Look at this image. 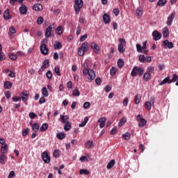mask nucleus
Segmentation results:
<instances>
[{
  "label": "nucleus",
  "mask_w": 178,
  "mask_h": 178,
  "mask_svg": "<svg viewBox=\"0 0 178 178\" xmlns=\"http://www.w3.org/2000/svg\"><path fill=\"white\" fill-rule=\"evenodd\" d=\"M83 76L88 75V80H90V81H92L94 79H95V72L94 70L91 69H88V65L87 63L83 64Z\"/></svg>",
  "instance_id": "nucleus-1"
},
{
  "label": "nucleus",
  "mask_w": 178,
  "mask_h": 178,
  "mask_svg": "<svg viewBox=\"0 0 178 178\" xmlns=\"http://www.w3.org/2000/svg\"><path fill=\"white\" fill-rule=\"evenodd\" d=\"M131 74L132 77H136V76H137V74H138V76L140 77H141V76H143V74H144V68L134 67L131 72Z\"/></svg>",
  "instance_id": "nucleus-2"
},
{
  "label": "nucleus",
  "mask_w": 178,
  "mask_h": 178,
  "mask_svg": "<svg viewBox=\"0 0 178 178\" xmlns=\"http://www.w3.org/2000/svg\"><path fill=\"white\" fill-rule=\"evenodd\" d=\"M87 51H88V42H85L82 43L81 47L79 48L78 55L79 56H83V55H84V54H86V52H87Z\"/></svg>",
  "instance_id": "nucleus-3"
},
{
  "label": "nucleus",
  "mask_w": 178,
  "mask_h": 178,
  "mask_svg": "<svg viewBox=\"0 0 178 178\" xmlns=\"http://www.w3.org/2000/svg\"><path fill=\"white\" fill-rule=\"evenodd\" d=\"M83 5H84V1L83 0H75L74 1V10L76 15L80 13V9L83 8Z\"/></svg>",
  "instance_id": "nucleus-4"
},
{
  "label": "nucleus",
  "mask_w": 178,
  "mask_h": 178,
  "mask_svg": "<svg viewBox=\"0 0 178 178\" xmlns=\"http://www.w3.org/2000/svg\"><path fill=\"white\" fill-rule=\"evenodd\" d=\"M119 42L120 44H118V51L120 52V54H123L124 51H126V49H124V47H126V40L124 38H120Z\"/></svg>",
  "instance_id": "nucleus-5"
},
{
  "label": "nucleus",
  "mask_w": 178,
  "mask_h": 178,
  "mask_svg": "<svg viewBox=\"0 0 178 178\" xmlns=\"http://www.w3.org/2000/svg\"><path fill=\"white\" fill-rule=\"evenodd\" d=\"M45 42H47V40L43 39L41 42L42 45L40 46V51L43 55H47L48 54V48L47 47V44H45Z\"/></svg>",
  "instance_id": "nucleus-6"
},
{
  "label": "nucleus",
  "mask_w": 178,
  "mask_h": 178,
  "mask_svg": "<svg viewBox=\"0 0 178 178\" xmlns=\"http://www.w3.org/2000/svg\"><path fill=\"white\" fill-rule=\"evenodd\" d=\"M42 159L44 163H49L51 162V156L48 154V152H44L42 153Z\"/></svg>",
  "instance_id": "nucleus-7"
},
{
  "label": "nucleus",
  "mask_w": 178,
  "mask_h": 178,
  "mask_svg": "<svg viewBox=\"0 0 178 178\" xmlns=\"http://www.w3.org/2000/svg\"><path fill=\"white\" fill-rule=\"evenodd\" d=\"M163 46L164 48H169V49H172L174 48L175 45L173 44V42H169V40H165L163 42Z\"/></svg>",
  "instance_id": "nucleus-8"
},
{
  "label": "nucleus",
  "mask_w": 178,
  "mask_h": 178,
  "mask_svg": "<svg viewBox=\"0 0 178 178\" xmlns=\"http://www.w3.org/2000/svg\"><path fill=\"white\" fill-rule=\"evenodd\" d=\"M152 35L154 41H159L162 38V34L158 32V31H153Z\"/></svg>",
  "instance_id": "nucleus-9"
},
{
  "label": "nucleus",
  "mask_w": 178,
  "mask_h": 178,
  "mask_svg": "<svg viewBox=\"0 0 178 178\" xmlns=\"http://www.w3.org/2000/svg\"><path fill=\"white\" fill-rule=\"evenodd\" d=\"M52 30H54V26L52 27L51 25L47 28L44 33L46 38H49L51 37V33H52Z\"/></svg>",
  "instance_id": "nucleus-10"
},
{
  "label": "nucleus",
  "mask_w": 178,
  "mask_h": 178,
  "mask_svg": "<svg viewBox=\"0 0 178 178\" xmlns=\"http://www.w3.org/2000/svg\"><path fill=\"white\" fill-rule=\"evenodd\" d=\"M90 48H92V49H93V51H94V52H95V54L99 53V46L98 44H97L95 42H92L90 44Z\"/></svg>",
  "instance_id": "nucleus-11"
},
{
  "label": "nucleus",
  "mask_w": 178,
  "mask_h": 178,
  "mask_svg": "<svg viewBox=\"0 0 178 178\" xmlns=\"http://www.w3.org/2000/svg\"><path fill=\"white\" fill-rule=\"evenodd\" d=\"M8 162V156L6 154H0V163L1 165H5Z\"/></svg>",
  "instance_id": "nucleus-12"
},
{
  "label": "nucleus",
  "mask_w": 178,
  "mask_h": 178,
  "mask_svg": "<svg viewBox=\"0 0 178 178\" xmlns=\"http://www.w3.org/2000/svg\"><path fill=\"white\" fill-rule=\"evenodd\" d=\"M175 19V13L170 14L167 20V24L168 26H172V23H173V20Z\"/></svg>",
  "instance_id": "nucleus-13"
},
{
  "label": "nucleus",
  "mask_w": 178,
  "mask_h": 178,
  "mask_svg": "<svg viewBox=\"0 0 178 178\" xmlns=\"http://www.w3.org/2000/svg\"><path fill=\"white\" fill-rule=\"evenodd\" d=\"M172 84V81H170V77L167 76L165 77L163 81H161L160 83H159V86H163L165 84Z\"/></svg>",
  "instance_id": "nucleus-14"
},
{
  "label": "nucleus",
  "mask_w": 178,
  "mask_h": 178,
  "mask_svg": "<svg viewBox=\"0 0 178 178\" xmlns=\"http://www.w3.org/2000/svg\"><path fill=\"white\" fill-rule=\"evenodd\" d=\"M98 123L99 124V127L100 129H103V127H105V122H106V118L104 117V118H101L98 120Z\"/></svg>",
  "instance_id": "nucleus-15"
},
{
  "label": "nucleus",
  "mask_w": 178,
  "mask_h": 178,
  "mask_svg": "<svg viewBox=\"0 0 178 178\" xmlns=\"http://www.w3.org/2000/svg\"><path fill=\"white\" fill-rule=\"evenodd\" d=\"M19 12L21 15H26L27 13V6L24 4H22L19 7Z\"/></svg>",
  "instance_id": "nucleus-16"
},
{
  "label": "nucleus",
  "mask_w": 178,
  "mask_h": 178,
  "mask_svg": "<svg viewBox=\"0 0 178 178\" xmlns=\"http://www.w3.org/2000/svg\"><path fill=\"white\" fill-rule=\"evenodd\" d=\"M3 18L6 20H10V19H12V15H10L9 13V9H7L4 11Z\"/></svg>",
  "instance_id": "nucleus-17"
},
{
  "label": "nucleus",
  "mask_w": 178,
  "mask_h": 178,
  "mask_svg": "<svg viewBox=\"0 0 178 178\" xmlns=\"http://www.w3.org/2000/svg\"><path fill=\"white\" fill-rule=\"evenodd\" d=\"M60 120L63 124L69 123V117L67 115H60Z\"/></svg>",
  "instance_id": "nucleus-18"
},
{
  "label": "nucleus",
  "mask_w": 178,
  "mask_h": 178,
  "mask_svg": "<svg viewBox=\"0 0 178 178\" xmlns=\"http://www.w3.org/2000/svg\"><path fill=\"white\" fill-rule=\"evenodd\" d=\"M47 67H49V60L47 59L42 62V66L41 67L42 70H45Z\"/></svg>",
  "instance_id": "nucleus-19"
},
{
  "label": "nucleus",
  "mask_w": 178,
  "mask_h": 178,
  "mask_svg": "<svg viewBox=\"0 0 178 178\" xmlns=\"http://www.w3.org/2000/svg\"><path fill=\"white\" fill-rule=\"evenodd\" d=\"M103 20L105 24H108V23H111V17L106 13L103 15Z\"/></svg>",
  "instance_id": "nucleus-20"
},
{
  "label": "nucleus",
  "mask_w": 178,
  "mask_h": 178,
  "mask_svg": "<svg viewBox=\"0 0 178 178\" xmlns=\"http://www.w3.org/2000/svg\"><path fill=\"white\" fill-rule=\"evenodd\" d=\"M21 98L22 100L24 102L26 101H27V98H29V94H27V91L24 90L22 93H21Z\"/></svg>",
  "instance_id": "nucleus-21"
},
{
  "label": "nucleus",
  "mask_w": 178,
  "mask_h": 178,
  "mask_svg": "<svg viewBox=\"0 0 178 178\" xmlns=\"http://www.w3.org/2000/svg\"><path fill=\"white\" fill-rule=\"evenodd\" d=\"M33 10H35V12H41V10H42V6L41 4H35L33 6Z\"/></svg>",
  "instance_id": "nucleus-22"
},
{
  "label": "nucleus",
  "mask_w": 178,
  "mask_h": 178,
  "mask_svg": "<svg viewBox=\"0 0 178 178\" xmlns=\"http://www.w3.org/2000/svg\"><path fill=\"white\" fill-rule=\"evenodd\" d=\"M134 102L136 105H138L140 102H141V95L140 94H136L135 97H134Z\"/></svg>",
  "instance_id": "nucleus-23"
},
{
  "label": "nucleus",
  "mask_w": 178,
  "mask_h": 178,
  "mask_svg": "<svg viewBox=\"0 0 178 178\" xmlns=\"http://www.w3.org/2000/svg\"><path fill=\"white\" fill-rule=\"evenodd\" d=\"M6 152H8V145L5 144L1 146L0 154L5 155V154H6Z\"/></svg>",
  "instance_id": "nucleus-24"
},
{
  "label": "nucleus",
  "mask_w": 178,
  "mask_h": 178,
  "mask_svg": "<svg viewBox=\"0 0 178 178\" xmlns=\"http://www.w3.org/2000/svg\"><path fill=\"white\" fill-rule=\"evenodd\" d=\"M143 80L144 81H149V80H151V74H149V72H145L143 74Z\"/></svg>",
  "instance_id": "nucleus-25"
},
{
  "label": "nucleus",
  "mask_w": 178,
  "mask_h": 178,
  "mask_svg": "<svg viewBox=\"0 0 178 178\" xmlns=\"http://www.w3.org/2000/svg\"><path fill=\"white\" fill-rule=\"evenodd\" d=\"M56 33L58 34V35H62V34H63V26H58L56 28Z\"/></svg>",
  "instance_id": "nucleus-26"
},
{
  "label": "nucleus",
  "mask_w": 178,
  "mask_h": 178,
  "mask_svg": "<svg viewBox=\"0 0 178 178\" xmlns=\"http://www.w3.org/2000/svg\"><path fill=\"white\" fill-rule=\"evenodd\" d=\"M142 49L145 55H148L149 51L147 49V41H145L143 44Z\"/></svg>",
  "instance_id": "nucleus-27"
},
{
  "label": "nucleus",
  "mask_w": 178,
  "mask_h": 178,
  "mask_svg": "<svg viewBox=\"0 0 178 178\" xmlns=\"http://www.w3.org/2000/svg\"><path fill=\"white\" fill-rule=\"evenodd\" d=\"M13 83L10 81H6L4 82V88L5 90H9V88H12Z\"/></svg>",
  "instance_id": "nucleus-28"
},
{
  "label": "nucleus",
  "mask_w": 178,
  "mask_h": 178,
  "mask_svg": "<svg viewBox=\"0 0 178 178\" xmlns=\"http://www.w3.org/2000/svg\"><path fill=\"white\" fill-rule=\"evenodd\" d=\"M56 137L58 140H63V138H66V134L63 132L58 133L57 134Z\"/></svg>",
  "instance_id": "nucleus-29"
},
{
  "label": "nucleus",
  "mask_w": 178,
  "mask_h": 178,
  "mask_svg": "<svg viewBox=\"0 0 178 178\" xmlns=\"http://www.w3.org/2000/svg\"><path fill=\"white\" fill-rule=\"evenodd\" d=\"M115 161L114 159H112L108 164L106 166L107 169H112V168H113V166H115Z\"/></svg>",
  "instance_id": "nucleus-30"
},
{
  "label": "nucleus",
  "mask_w": 178,
  "mask_h": 178,
  "mask_svg": "<svg viewBox=\"0 0 178 178\" xmlns=\"http://www.w3.org/2000/svg\"><path fill=\"white\" fill-rule=\"evenodd\" d=\"M32 130L35 131V133H37V131L40 130V125L38 123H35L32 125Z\"/></svg>",
  "instance_id": "nucleus-31"
},
{
  "label": "nucleus",
  "mask_w": 178,
  "mask_h": 178,
  "mask_svg": "<svg viewBox=\"0 0 178 178\" xmlns=\"http://www.w3.org/2000/svg\"><path fill=\"white\" fill-rule=\"evenodd\" d=\"M144 106L147 111H151V108H152V104H151L149 102H146L144 104Z\"/></svg>",
  "instance_id": "nucleus-32"
},
{
  "label": "nucleus",
  "mask_w": 178,
  "mask_h": 178,
  "mask_svg": "<svg viewBox=\"0 0 178 178\" xmlns=\"http://www.w3.org/2000/svg\"><path fill=\"white\" fill-rule=\"evenodd\" d=\"M88 117H86L84 118V120L81 122V124H79V127H84L87 123H88Z\"/></svg>",
  "instance_id": "nucleus-33"
},
{
  "label": "nucleus",
  "mask_w": 178,
  "mask_h": 178,
  "mask_svg": "<svg viewBox=\"0 0 178 178\" xmlns=\"http://www.w3.org/2000/svg\"><path fill=\"white\" fill-rule=\"evenodd\" d=\"M54 48V49H60V48H62V43L60 42H56Z\"/></svg>",
  "instance_id": "nucleus-34"
},
{
  "label": "nucleus",
  "mask_w": 178,
  "mask_h": 178,
  "mask_svg": "<svg viewBox=\"0 0 178 178\" xmlns=\"http://www.w3.org/2000/svg\"><path fill=\"white\" fill-rule=\"evenodd\" d=\"M145 124H147V120H145V119L143 118L140 121H139V127H144Z\"/></svg>",
  "instance_id": "nucleus-35"
},
{
  "label": "nucleus",
  "mask_w": 178,
  "mask_h": 178,
  "mask_svg": "<svg viewBox=\"0 0 178 178\" xmlns=\"http://www.w3.org/2000/svg\"><path fill=\"white\" fill-rule=\"evenodd\" d=\"M41 131H47L48 130V124L47 123H44L40 128Z\"/></svg>",
  "instance_id": "nucleus-36"
},
{
  "label": "nucleus",
  "mask_w": 178,
  "mask_h": 178,
  "mask_svg": "<svg viewBox=\"0 0 178 178\" xmlns=\"http://www.w3.org/2000/svg\"><path fill=\"white\" fill-rule=\"evenodd\" d=\"M163 37L166 38V37H169V29L168 28H164L163 29Z\"/></svg>",
  "instance_id": "nucleus-37"
},
{
  "label": "nucleus",
  "mask_w": 178,
  "mask_h": 178,
  "mask_svg": "<svg viewBox=\"0 0 178 178\" xmlns=\"http://www.w3.org/2000/svg\"><path fill=\"white\" fill-rule=\"evenodd\" d=\"M71 129H72V125L70 124V122L65 123L64 126V130L65 131H69V130H70Z\"/></svg>",
  "instance_id": "nucleus-38"
},
{
  "label": "nucleus",
  "mask_w": 178,
  "mask_h": 178,
  "mask_svg": "<svg viewBox=\"0 0 178 178\" xmlns=\"http://www.w3.org/2000/svg\"><path fill=\"white\" fill-rule=\"evenodd\" d=\"M42 94L43 97H48V95H49V94L48 93V90L47 89L46 87L42 88Z\"/></svg>",
  "instance_id": "nucleus-39"
},
{
  "label": "nucleus",
  "mask_w": 178,
  "mask_h": 178,
  "mask_svg": "<svg viewBox=\"0 0 178 178\" xmlns=\"http://www.w3.org/2000/svg\"><path fill=\"white\" fill-rule=\"evenodd\" d=\"M116 72H118V68L113 67L110 70L111 76H115L116 74Z\"/></svg>",
  "instance_id": "nucleus-40"
},
{
  "label": "nucleus",
  "mask_w": 178,
  "mask_h": 178,
  "mask_svg": "<svg viewBox=\"0 0 178 178\" xmlns=\"http://www.w3.org/2000/svg\"><path fill=\"white\" fill-rule=\"evenodd\" d=\"M130 133L127 132L125 134L122 135V138H124V140H127V141H129V140H130Z\"/></svg>",
  "instance_id": "nucleus-41"
},
{
  "label": "nucleus",
  "mask_w": 178,
  "mask_h": 178,
  "mask_svg": "<svg viewBox=\"0 0 178 178\" xmlns=\"http://www.w3.org/2000/svg\"><path fill=\"white\" fill-rule=\"evenodd\" d=\"M124 65V61H123L122 59H119L118 60V67L122 69V67H123Z\"/></svg>",
  "instance_id": "nucleus-42"
},
{
  "label": "nucleus",
  "mask_w": 178,
  "mask_h": 178,
  "mask_svg": "<svg viewBox=\"0 0 178 178\" xmlns=\"http://www.w3.org/2000/svg\"><path fill=\"white\" fill-rule=\"evenodd\" d=\"M166 0H159L157 3L158 6H165L166 5Z\"/></svg>",
  "instance_id": "nucleus-43"
},
{
  "label": "nucleus",
  "mask_w": 178,
  "mask_h": 178,
  "mask_svg": "<svg viewBox=\"0 0 178 178\" xmlns=\"http://www.w3.org/2000/svg\"><path fill=\"white\" fill-rule=\"evenodd\" d=\"M16 33V29H15L14 26H10L9 29L8 35H12Z\"/></svg>",
  "instance_id": "nucleus-44"
},
{
  "label": "nucleus",
  "mask_w": 178,
  "mask_h": 178,
  "mask_svg": "<svg viewBox=\"0 0 178 178\" xmlns=\"http://www.w3.org/2000/svg\"><path fill=\"white\" fill-rule=\"evenodd\" d=\"M93 143L91 140H88L86 144V148H88V149H90V148H91L92 145Z\"/></svg>",
  "instance_id": "nucleus-45"
},
{
  "label": "nucleus",
  "mask_w": 178,
  "mask_h": 178,
  "mask_svg": "<svg viewBox=\"0 0 178 178\" xmlns=\"http://www.w3.org/2000/svg\"><path fill=\"white\" fill-rule=\"evenodd\" d=\"M8 56H9L10 59H11V60H16V59H17V55L13 54L12 53H10L8 54Z\"/></svg>",
  "instance_id": "nucleus-46"
},
{
  "label": "nucleus",
  "mask_w": 178,
  "mask_h": 178,
  "mask_svg": "<svg viewBox=\"0 0 178 178\" xmlns=\"http://www.w3.org/2000/svg\"><path fill=\"white\" fill-rule=\"evenodd\" d=\"M79 175H90V171L86 169H81L79 171Z\"/></svg>",
  "instance_id": "nucleus-47"
},
{
  "label": "nucleus",
  "mask_w": 178,
  "mask_h": 178,
  "mask_svg": "<svg viewBox=\"0 0 178 178\" xmlns=\"http://www.w3.org/2000/svg\"><path fill=\"white\" fill-rule=\"evenodd\" d=\"M136 12L137 16L143 15V8L141 7L138 8Z\"/></svg>",
  "instance_id": "nucleus-48"
},
{
  "label": "nucleus",
  "mask_w": 178,
  "mask_h": 178,
  "mask_svg": "<svg viewBox=\"0 0 178 178\" xmlns=\"http://www.w3.org/2000/svg\"><path fill=\"white\" fill-rule=\"evenodd\" d=\"M72 95L74 97H80V91L79 89L76 88L74 90H73Z\"/></svg>",
  "instance_id": "nucleus-49"
},
{
  "label": "nucleus",
  "mask_w": 178,
  "mask_h": 178,
  "mask_svg": "<svg viewBox=\"0 0 178 178\" xmlns=\"http://www.w3.org/2000/svg\"><path fill=\"white\" fill-rule=\"evenodd\" d=\"M154 72H155V68L154 67L149 66L147 67V73L151 74V73H154Z\"/></svg>",
  "instance_id": "nucleus-50"
},
{
  "label": "nucleus",
  "mask_w": 178,
  "mask_h": 178,
  "mask_svg": "<svg viewBox=\"0 0 178 178\" xmlns=\"http://www.w3.org/2000/svg\"><path fill=\"white\" fill-rule=\"evenodd\" d=\"M126 122H127V120H126L125 118H122L121 120L120 121V122L118 123V126L120 127L123 126V124H124V123H126Z\"/></svg>",
  "instance_id": "nucleus-51"
},
{
  "label": "nucleus",
  "mask_w": 178,
  "mask_h": 178,
  "mask_svg": "<svg viewBox=\"0 0 178 178\" xmlns=\"http://www.w3.org/2000/svg\"><path fill=\"white\" fill-rule=\"evenodd\" d=\"M177 80H178V75L176 74H174L172 75V79H170L171 83H175V82L177 81Z\"/></svg>",
  "instance_id": "nucleus-52"
},
{
  "label": "nucleus",
  "mask_w": 178,
  "mask_h": 178,
  "mask_svg": "<svg viewBox=\"0 0 178 178\" xmlns=\"http://www.w3.org/2000/svg\"><path fill=\"white\" fill-rule=\"evenodd\" d=\"M53 155L54 156H55V158H59V156H60L59 150L58 149L54 150Z\"/></svg>",
  "instance_id": "nucleus-53"
},
{
  "label": "nucleus",
  "mask_w": 178,
  "mask_h": 178,
  "mask_svg": "<svg viewBox=\"0 0 178 178\" xmlns=\"http://www.w3.org/2000/svg\"><path fill=\"white\" fill-rule=\"evenodd\" d=\"M54 72L57 76H60V69L59 67H56L54 69Z\"/></svg>",
  "instance_id": "nucleus-54"
},
{
  "label": "nucleus",
  "mask_w": 178,
  "mask_h": 178,
  "mask_svg": "<svg viewBox=\"0 0 178 178\" xmlns=\"http://www.w3.org/2000/svg\"><path fill=\"white\" fill-rule=\"evenodd\" d=\"M136 49L138 52H140V53L143 52V47H141V45L140 44H136Z\"/></svg>",
  "instance_id": "nucleus-55"
},
{
  "label": "nucleus",
  "mask_w": 178,
  "mask_h": 178,
  "mask_svg": "<svg viewBox=\"0 0 178 178\" xmlns=\"http://www.w3.org/2000/svg\"><path fill=\"white\" fill-rule=\"evenodd\" d=\"M46 76L49 80H51V79H52V72L49 70L47 71V72L46 73Z\"/></svg>",
  "instance_id": "nucleus-56"
},
{
  "label": "nucleus",
  "mask_w": 178,
  "mask_h": 178,
  "mask_svg": "<svg viewBox=\"0 0 178 178\" xmlns=\"http://www.w3.org/2000/svg\"><path fill=\"white\" fill-rule=\"evenodd\" d=\"M87 37H88V35L87 34H85L83 35H81L80 39H79V41L81 42H83V41H86V40H87Z\"/></svg>",
  "instance_id": "nucleus-57"
},
{
  "label": "nucleus",
  "mask_w": 178,
  "mask_h": 178,
  "mask_svg": "<svg viewBox=\"0 0 178 178\" xmlns=\"http://www.w3.org/2000/svg\"><path fill=\"white\" fill-rule=\"evenodd\" d=\"M113 13H114L115 16H119V13H120V11L119 10V8H114L113 10Z\"/></svg>",
  "instance_id": "nucleus-58"
},
{
  "label": "nucleus",
  "mask_w": 178,
  "mask_h": 178,
  "mask_svg": "<svg viewBox=\"0 0 178 178\" xmlns=\"http://www.w3.org/2000/svg\"><path fill=\"white\" fill-rule=\"evenodd\" d=\"M139 60L142 62V63H144L145 62V56L144 55H140L139 56Z\"/></svg>",
  "instance_id": "nucleus-59"
},
{
  "label": "nucleus",
  "mask_w": 178,
  "mask_h": 178,
  "mask_svg": "<svg viewBox=\"0 0 178 178\" xmlns=\"http://www.w3.org/2000/svg\"><path fill=\"white\" fill-rule=\"evenodd\" d=\"M37 22H38L39 24H42V23H44V18H43L42 17H39L38 18Z\"/></svg>",
  "instance_id": "nucleus-60"
},
{
  "label": "nucleus",
  "mask_w": 178,
  "mask_h": 178,
  "mask_svg": "<svg viewBox=\"0 0 178 178\" xmlns=\"http://www.w3.org/2000/svg\"><path fill=\"white\" fill-rule=\"evenodd\" d=\"M27 134H29V128L22 130V136H24V137H26Z\"/></svg>",
  "instance_id": "nucleus-61"
},
{
  "label": "nucleus",
  "mask_w": 178,
  "mask_h": 178,
  "mask_svg": "<svg viewBox=\"0 0 178 178\" xmlns=\"http://www.w3.org/2000/svg\"><path fill=\"white\" fill-rule=\"evenodd\" d=\"M104 91H106V92H109V91H112V86H106L104 88Z\"/></svg>",
  "instance_id": "nucleus-62"
},
{
  "label": "nucleus",
  "mask_w": 178,
  "mask_h": 178,
  "mask_svg": "<svg viewBox=\"0 0 178 178\" xmlns=\"http://www.w3.org/2000/svg\"><path fill=\"white\" fill-rule=\"evenodd\" d=\"M101 83H102V80H101V78L97 77L95 79V83L97 84V86H101Z\"/></svg>",
  "instance_id": "nucleus-63"
},
{
  "label": "nucleus",
  "mask_w": 178,
  "mask_h": 178,
  "mask_svg": "<svg viewBox=\"0 0 178 178\" xmlns=\"http://www.w3.org/2000/svg\"><path fill=\"white\" fill-rule=\"evenodd\" d=\"M17 56H26V54L22 51H19L17 52Z\"/></svg>",
  "instance_id": "nucleus-64"
}]
</instances>
